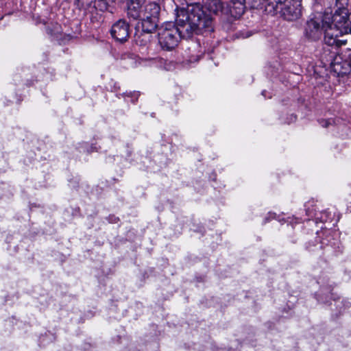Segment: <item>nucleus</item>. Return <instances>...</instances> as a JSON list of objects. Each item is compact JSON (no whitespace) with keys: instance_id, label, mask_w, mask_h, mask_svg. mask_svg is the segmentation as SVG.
I'll use <instances>...</instances> for the list:
<instances>
[{"instance_id":"a211bd4d","label":"nucleus","mask_w":351,"mask_h":351,"mask_svg":"<svg viewBox=\"0 0 351 351\" xmlns=\"http://www.w3.org/2000/svg\"><path fill=\"white\" fill-rule=\"evenodd\" d=\"M276 218V213H269L268 216L265 217L264 223H267L270 219H275Z\"/></svg>"},{"instance_id":"dca6fc26","label":"nucleus","mask_w":351,"mask_h":351,"mask_svg":"<svg viewBox=\"0 0 351 351\" xmlns=\"http://www.w3.org/2000/svg\"><path fill=\"white\" fill-rule=\"evenodd\" d=\"M158 62V60L157 58H152V59L144 60L143 63L145 65H147V64L152 65V64H156Z\"/></svg>"},{"instance_id":"ddd939ff","label":"nucleus","mask_w":351,"mask_h":351,"mask_svg":"<svg viewBox=\"0 0 351 351\" xmlns=\"http://www.w3.org/2000/svg\"><path fill=\"white\" fill-rule=\"evenodd\" d=\"M264 0H245L247 4L254 9L259 8L263 3Z\"/></svg>"},{"instance_id":"7ed1b4c3","label":"nucleus","mask_w":351,"mask_h":351,"mask_svg":"<svg viewBox=\"0 0 351 351\" xmlns=\"http://www.w3.org/2000/svg\"><path fill=\"white\" fill-rule=\"evenodd\" d=\"M160 11V5L154 1L145 2L141 18V28L143 31L154 32L158 25Z\"/></svg>"},{"instance_id":"6ab92c4d","label":"nucleus","mask_w":351,"mask_h":351,"mask_svg":"<svg viewBox=\"0 0 351 351\" xmlns=\"http://www.w3.org/2000/svg\"><path fill=\"white\" fill-rule=\"evenodd\" d=\"M350 25H349V29H348V33L349 34H351V12H350Z\"/></svg>"},{"instance_id":"423d86ee","label":"nucleus","mask_w":351,"mask_h":351,"mask_svg":"<svg viewBox=\"0 0 351 351\" xmlns=\"http://www.w3.org/2000/svg\"><path fill=\"white\" fill-rule=\"evenodd\" d=\"M323 33H324V43L328 46L339 47L346 43V40L339 39V37L346 33L330 25V20H328Z\"/></svg>"},{"instance_id":"6e6552de","label":"nucleus","mask_w":351,"mask_h":351,"mask_svg":"<svg viewBox=\"0 0 351 351\" xmlns=\"http://www.w3.org/2000/svg\"><path fill=\"white\" fill-rule=\"evenodd\" d=\"M110 33L116 40L125 42L130 36V25L125 20L120 19L112 25Z\"/></svg>"},{"instance_id":"9d476101","label":"nucleus","mask_w":351,"mask_h":351,"mask_svg":"<svg viewBox=\"0 0 351 351\" xmlns=\"http://www.w3.org/2000/svg\"><path fill=\"white\" fill-rule=\"evenodd\" d=\"M245 0H232L230 5V12L235 18L240 17L245 11Z\"/></svg>"},{"instance_id":"0eeeda50","label":"nucleus","mask_w":351,"mask_h":351,"mask_svg":"<svg viewBox=\"0 0 351 351\" xmlns=\"http://www.w3.org/2000/svg\"><path fill=\"white\" fill-rule=\"evenodd\" d=\"M332 71L337 76L346 75L351 71V60L343 54L336 55L330 62Z\"/></svg>"},{"instance_id":"f257e3e1","label":"nucleus","mask_w":351,"mask_h":351,"mask_svg":"<svg viewBox=\"0 0 351 351\" xmlns=\"http://www.w3.org/2000/svg\"><path fill=\"white\" fill-rule=\"evenodd\" d=\"M176 10V25L167 22L158 29V43L162 49H173L180 38H189L193 34L208 36L213 32L212 18L199 8Z\"/></svg>"},{"instance_id":"aec40b11","label":"nucleus","mask_w":351,"mask_h":351,"mask_svg":"<svg viewBox=\"0 0 351 351\" xmlns=\"http://www.w3.org/2000/svg\"><path fill=\"white\" fill-rule=\"evenodd\" d=\"M324 122H325V125H325L326 127V126H328V121H324Z\"/></svg>"},{"instance_id":"4468645a","label":"nucleus","mask_w":351,"mask_h":351,"mask_svg":"<svg viewBox=\"0 0 351 351\" xmlns=\"http://www.w3.org/2000/svg\"><path fill=\"white\" fill-rule=\"evenodd\" d=\"M212 3L215 6V8L213 9L210 7V11H213L215 13H217L219 11H221L222 9V3L219 0H213Z\"/></svg>"},{"instance_id":"f8f14e48","label":"nucleus","mask_w":351,"mask_h":351,"mask_svg":"<svg viewBox=\"0 0 351 351\" xmlns=\"http://www.w3.org/2000/svg\"><path fill=\"white\" fill-rule=\"evenodd\" d=\"M93 7L101 11H104L108 8V3L106 0H95Z\"/></svg>"},{"instance_id":"f3484780","label":"nucleus","mask_w":351,"mask_h":351,"mask_svg":"<svg viewBox=\"0 0 351 351\" xmlns=\"http://www.w3.org/2000/svg\"><path fill=\"white\" fill-rule=\"evenodd\" d=\"M60 26L58 24H56L54 27V29H47L48 33L50 34H56V33L59 32Z\"/></svg>"},{"instance_id":"20e7f679","label":"nucleus","mask_w":351,"mask_h":351,"mask_svg":"<svg viewBox=\"0 0 351 351\" xmlns=\"http://www.w3.org/2000/svg\"><path fill=\"white\" fill-rule=\"evenodd\" d=\"M274 11L280 12L287 21H294L301 16V0H278L274 6Z\"/></svg>"},{"instance_id":"39448f33","label":"nucleus","mask_w":351,"mask_h":351,"mask_svg":"<svg viewBox=\"0 0 351 351\" xmlns=\"http://www.w3.org/2000/svg\"><path fill=\"white\" fill-rule=\"evenodd\" d=\"M346 0H337L336 5L337 7L332 16L326 14L330 17V25L340 31L348 34L349 25H350V13L346 7H344Z\"/></svg>"},{"instance_id":"9b49d317","label":"nucleus","mask_w":351,"mask_h":351,"mask_svg":"<svg viewBox=\"0 0 351 351\" xmlns=\"http://www.w3.org/2000/svg\"><path fill=\"white\" fill-rule=\"evenodd\" d=\"M152 32H146L142 29V33L138 36L136 42L140 45H147L151 40Z\"/></svg>"},{"instance_id":"1a4fd4ad","label":"nucleus","mask_w":351,"mask_h":351,"mask_svg":"<svg viewBox=\"0 0 351 351\" xmlns=\"http://www.w3.org/2000/svg\"><path fill=\"white\" fill-rule=\"evenodd\" d=\"M145 0H128V15L134 19H141Z\"/></svg>"},{"instance_id":"f03ea898","label":"nucleus","mask_w":351,"mask_h":351,"mask_svg":"<svg viewBox=\"0 0 351 351\" xmlns=\"http://www.w3.org/2000/svg\"><path fill=\"white\" fill-rule=\"evenodd\" d=\"M330 17L327 16L315 15L310 18L306 23L304 36L309 41L319 40L323 34Z\"/></svg>"},{"instance_id":"2eb2a0df","label":"nucleus","mask_w":351,"mask_h":351,"mask_svg":"<svg viewBox=\"0 0 351 351\" xmlns=\"http://www.w3.org/2000/svg\"><path fill=\"white\" fill-rule=\"evenodd\" d=\"M140 95V93L138 92H133V93H127L126 96L128 97H131V101L132 103H134L136 101L138 100V98Z\"/></svg>"}]
</instances>
